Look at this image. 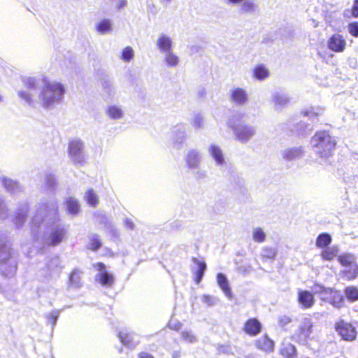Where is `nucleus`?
<instances>
[{"label": "nucleus", "mask_w": 358, "mask_h": 358, "mask_svg": "<svg viewBox=\"0 0 358 358\" xmlns=\"http://www.w3.org/2000/svg\"><path fill=\"white\" fill-rule=\"evenodd\" d=\"M344 293L347 299L354 302L358 301V288L355 286H348L344 289Z\"/></svg>", "instance_id": "obj_26"}, {"label": "nucleus", "mask_w": 358, "mask_h": 358, "mask_svg": "<svg viewBox=\"0 0 358 358\" xmlns=\"http://www.w3.org/2000/svg\"><path fill=\"white\" fill-rule=\"evenodd\" d=\"M313 145L317 149V152L321 157H330L336 148V142L327 131H317L312 138Z\"/></svg>", "instance_id": "obj_2"}, {"label": "nucleus", "mask_w": 358, "mask_h": 358, "mask_svg": "<svg viewBox=\"0 0 358 358\" xmlns=\"http://www.w3.org/2000/svg\"><path fill=\"white\" fill-rule=\"evenodd\" d=\"M96 29L101 34L109 33L112 31V23L110 20L103 19L96 24Z\"/></svg>", "instance_id": "obj_23"}, {"label": "nucleus", "mask_w": 358, "mask_h": 358, "mask_svg": "<svg viewBox=\"0 0 358 358\" xmlns=\"http://www.w3.org/2000/svg\"><path fill=\"white\" fill-rule=\"evenodd\" d=\"M65 89L60 83L45 81L40 93V99L44 108H49L59 101L64 94Z\"/></svg>", "instance_id": "obj_1"}, {"label": "nucleus", "mask_w": 358, "mask_h": 358, "mask_svg": "<svg viewBox=\"0 0 358 358\" xmlns=\"http://www.w3.org/2000/svg\"><path fill=\"white\" fill-rule=\"evenodd\" d=\"M98 280L103 286L110 287L114 282V278L110 273L103 271L99 275Z\"/></svg>", "instance_id": "obj_25"}, {"label": "nucleus", "mask_w": 358, "mask_h": 358, "mask_svg": "<svg viewBox=\"0 0 358 358\" xmlns=\"http://www.w3.org/2000/svg\"><path fill=\"white\" fill-rule=\"evenodd\" d=\"M78 275H79L78 272L76 271H74L71 273L70 279L72 280L74 277L78 278Z\"/></svg>", "instance_id": "obj_46"}, {"label": "nucleus", "mask_w": 358, "mask_h": 358, "mask_svg": "<svg viewBox=\"0 0 358 358\" xmlns=\"http://www.w3.org/2000/svg\"><path fill=\"white\" fill-rule=\"evenodd\" d=\"M253 75L256 79L262 80L269 76V71L264 64H259L254 69Z\"/></svg>", "instance_id": "obj_16"}, {"label": "nucleus", "mask_w": 358, "mask_h": 358, "mask_svg": "<svg viewBox=\"0 0 358 358\" xmlns=\"http://www.w3.org/2000/svg\"><path fill=\"white\" fill-rule=\"evenodd\" d=\"M217 281L220 286V287L222 289V290L224 292V294L228 296H231V288L229 285L228 280L226 278V276L222 273H219L217 275Z\"/></svg>", "instance_id": "obj_18"}, {"label": "nucleus", "mask_w": 358, "mask_h": 358, "mask_svg": "<svg viewBox=\"0 0 358 358\" xmlns=\"http://www.w3.org/2000/svg\"><path fill=\"white\" fill-rule=\"evenodd\" d=\"M2 101V96L0 95V101Z\"/></svg>", "instance_id": "obj_49"}, {"label": "nucleus", "mask_w": 358, "mask_h": 358, "mask_svg": "<svg viewBox=\"0 0 358 358\" xmlns=\"http://www.w3.org/2000/svg\"><path fill=\"white\" fill-rule=\"evenodd\" d=\"M96 266H97L98 270H99V271H102V270L105 269V265L102 262H98L96 264Z\"/></svg>", "instance_id": "obj_45"}, {"label": "nucleus", "mask_w": 358, "mask_h": 358, "mask_svg": "<svg viewBox=\"0 0 358 358\" xmlns=\"http://www.w3.org/2000/svg\"><path fill=\"white\" fill-rule=\"evenodd\" d=\"M138 358H155V357L149 352L143 351L138 354Z\"/></svg>", "instance_id": "obj_43"}, {"label": "nucleus", "mask_w": 358, "mask_h": 358, "mask_svg": "<svg viewBox=\"0 0 358 358\" xmlns=\"http://www.w3.org/2000/svg\"><path fill=\"white\" fill-rule=\"evenodd\" d=\"M342 275L348 280H352L358 277V264L348 266L342 271Z\"/></svg>", "instance_id": "obj_21"}, {"label": "nucleus", "mask_w": 358, "mask_h": 358, "mask_svg": "<svg viewBox=\"0 0 358 358\" xmlns=\"http://www.w3.org/2000/svg\"><path fill=\"white\" fill-rule=\"evenodd\" d=\"M234 134L238 141L245 142L254 135L255 131L248 127H241L236 129Z\"/></svg>", "instance_id": "obj_12"}, {"label": "nucleus", "mask_w": 358, "mask_h": 358, "mask_svg": "<svg viewBox=\"0 0 358 358\" xmlns=\"http://www.w3.org/2000/svg\"><path fill=\"white\" fill-rule=\"evenodd\" d=\"M210 153L213 159L217 164H222L224 162V157L221 149L217 145H211Z\"/></svg>", "instance_id": "obj_28"}, {"label": "nucleus", "mask_w": 358, "mask_h": 358, "mask_svg": "<svg viewBox=\"0 0 358 358\" xmlns=\"http://www.w3.org/2000/svg\"><path fill=\"white\" fill-rule=\"evenodd\" d=\"M180 337L182 340L189 343L196 341V337L192 331H183L180 334Z\"/></svg>", "instance_id": "obj_37"}, {"label": "nucleus", "mask_w": 358, "mask_h": 358, "mask_svg": "<svg viewBox=\"0 0 358 358\" xmlns=\"http://www.w3.org/2000/svg\"><path fill=\"white\" fill-rule=\"evenodd\" d=\"M348 30L350 36L355 38L358 37V21L350 22L348 25Z\"/></svg>", "instance_id": "obj_39"}, {"label": "nucleus", "mask_w": 358, "mask_h": 358, "mask_svg": "<svg viewBox=\"0 0 358 358\" xmlns=\"http://www.w3.org/2000/svg\"><path fill=\"white\" fill-rule=\"evenodd\" d=\"M64 236V231L63 229H57L52 231L50 235L49 245L55 246L59 244Z\"/></svg>", "instance_id": "obj_15"}, {"label": "nucleus", "mask_w": 358, "mask_h": 358, "mask_svg": "<svg viewBox=\"0 0 358 358\" xmlns=\"http://www.w3.org/2000/svg\"><path fill=\"white\" fill-rule=\"evenodd\" d=\"M334 329L341 338L347 342H353L357 338L356 327L349 322L339 320L335 322Z\"/></svg>", "instance_id": "obj_3"}, {"label": "nucleus", "mask_w": 358, "mask_h": 358, "mask_svg": "<svg viewBox=\"0 0 358 358\" xmlns=\"http://www.w3.org/2000/svg\"><path fill=\"white\" fill-rule=\"evenodd\" d=\"M313 323L310 320H305L299 328V334L308 338L313 333Z\"/></svg>", "instance_id": "obj_14"}, {"label": "nucleus", "mask_w": 358, "mask_h": 358, "mask_svg": "<svg viewBox=\"0 0 358 358\" xmlns=\"http://www.w3.org/2000/svg\"><path fill=\"white\" fill-rule=\"evenodd\" d=\"M83 149V143L80 141H71L69 144L68 152L69 155L75 158H79ZM74 163L80 162V159H73Z\"/></svg>", "instance_id": "obj_10"}, {"label": "nucleus", "mask_w": 358, "mask_h": 358, "mask_svg": "<svg viewBox=\"0 0 358 358\" xmlns=\"http://www.w3.org/2000/svg\"><path fill=\"white\" fill-rule=\"evenodd\" d=\"M66 208L69 213L76 215L80 211V204L78 201L72 197H69L66 201Z\"/></svg>", "instance_id": "obj_27"}, {"label": "nucleus", "mask_w": 358, "mask_h": 358, "mask_svg": "<svg viewBox=\"0 0 358 358\" xmlns=\"http://www.w3.org/2000/svg\"><path fill=\"white\" fill-rule=\"evenodd\" d=\"M134 56V50L130 46H127L124 48L121 53V59L125 62H130Z\"/></svg>", "instance_id": "obj_34"}, {"label": "nucleus", "mask_w": 358, "mask_h": 358, "mask_svg": "<svg viewBox=\"0 0 358 358\" xmlns=\"http://www.w3.org/2000/svg\"><path fill=\"white\" fill-rule=\"evenodd\" d=\"M165 62L169 66H176L179 63V59L177 55L170 51L165 57Z\"/></svg>", "instance_id": "obj_35"}, {"label": "nucleus", "mask_w": 358, "mask_h": 358, "mask_svg": "<svg viewBox=\"0 0 358 358\" xmlns=\"http://www.w3.org/2000/svg\"><path fill=\"white\" fill-rule=\"evenodd\" d=\"M256 5L253 1H245L241 6V10L245 13H251L255 10Z\"/></svg>", "instance_id": "obj_38"}, {"label": "nucleus", "mask_w": 358, "mask_h": 358, "mask_svg": "<svg viewBox=\"0 0 358 358\" xmlns=\"http://www.w3.org/2000/svg\"><path fill=\"white\" fill-rule=\"evenodd\" d=\"M279 355L281 358H296L297 350L296 347L290 343H283L279 350Z\"/></svg>", "instance_id": "obj_11"}, {"label": "nucleus", "mask_w": 358, "mask_h": 358, "mask_svg": "<svg viewBox=\"0 0 358 358\" xmlns=\"http://www.w3.org/2000/svg\"><path fill=\"white\" fill-rule=\"evenodd\" d=\"M331 243V236L327 233H322L317 236L315 245L319 248H327Z\"/></svg>", "instance_id": "obj_19"}, {"label": "nucleus", "mask_w": 358, "mask_h": 358, "mask_svg": "<svg viewBox=\"0 0 358 358\" xmlns=\"http://www.w3.org/2000/svg\"><path fill=\"white\" fill-rule=\"evenodd\" d=\"M107 114L112 119H120L122 117L121 109L116 106H110L108 108Z\"/></svg>", "instance_id": "obj_36"}, {"label": "nucleus", "mask_w": 358, "mask_h": 358, "mask_svg": "<svg viewBox=\"0 0 358 358\" xmlns=\"http://www.w3.org/2000/svg\"><path fill=\"white\" fill-rule=\"evenodd\" d=\"M101 246V242L99 235H94L89 241L88 249L92 251L98 250Z\"/></svg>", "instance_id": "obj_31"}, {"label": "nucleus", "mask_w": 358, "mask_h": 358, "mask_svg": "<svg viewBox=\"0 0 358 358\" xmlns=\"http://www.w3.org/2000/svg\"><path fill=\"white\" fill-rule=\"evenodd\" d=\"M24 85L27 90H36L37 87L36 81L31 78L27 79L24 83Z\"/></svg>", "instance_id": "obj_40"}, {"label": "nucleus", "mask_w": 358, "mask_h": 358, "mask_svg": "<svg viewBox=\"0 0 358 358\" xmlns=\"http://www.w3.org/2000/svg\"><path fill=\"white\" fill-rule=\"evenodd\" d=\"M157 47L161 52H170L172 48V41L166 36H161L157 41Z\"/></svg>", "instance_id": "obj_17"}, {"label": "nucleus", "mask_w": 358, "mask_h": 358, "mask_svg": "<svg viewBox=\"0 0 358 358\" xmlns=\"http://www.w3.org/2000/svg\"><path fill=\"white\" fill-rule=\"evenodd\" d=\"M346 41L340 34H332L327 41L328 48L335 52H343L346 48Z\"/></svg>", "instance_id": "obj_6"}, {"label": "nucleus", "mask_w": 358, "mask_h": 358, "mask_svg": "<svg viewBox=\"0 0 358 358\" xmlns=\"http://www.w3.org/2000/svg\"><path fill=\"white\" fill-rule=\"evenodd\" d=\"M118 337L121 343L124 345L129 346L133 344L131 334L129 332L120 331L118 333Z\"/></svg>", "instance_id": "obj_33"}, {"label": "nucleus", "mask_w": 358, "mask_h": 358, "mask_svg": "<svg viewBox=\"0 0 358 358\" xmlns=\"http://www.w3.org/2000/svg\"><path fill=\"white\" fill-rule=\"evenodd\" d=\"M180 357V352L179 351H175L172 354L173 358H179Z\"/></svg>", "instance_id": "obj_47"}, {"label": "nucleus", "mask_w": 358, "mask_h": 358, "mask_svg": "<svg viewBox=\"0 0 358 358\" xmlns=\"http://www.w3.org/2000/svg\"><path fill=\"white\" fill-rule=\"evenodd\" d=\"M337 259L341 265L345 267L357 264L355 257L352 254H342L338 256Z\"/></svg>", "instance_id": "obj_20"}, {"label": "nucleus", "mask_w": 358, "mask_h": 358, "mask_svg": "<svg viewBox=\"0 0 358 358\" xmlns=\"http://www.w3.org/2000/svg\"><path fill=\"white\" fill-rule=\"evenodd\" d=\"M255 346L258 350L270 354L274 352L275 343L267 334H264L255 341Z\"/></svg>", "instance_id": "obj_5"}, {"label": "nucleus", "mask_w": 358, "mask_h": 358, "mask_svg": "<svg viewBox=\"0 0 358 358\" xmlns=\"http://www.w3.org/2000/svg\"><path fill=\"white\" fill-rule=\"evenodd\" d=\"M297 301L301 308L310 309L315 303L314 294L307 289H299L297 292Z\"/></svg>", "instance_id": "obj_7"}, {"label": "nucleus", "mask_w": 358, "mask_h": 358, "mask_svg": "<svg viewBox=\"0 0 358 358\" xmlns=\"http://www.w3.org/2000/svg\"><path fill=\"white\" fill-rule=\"evenodd\" d=\"M319 293L322 295V301L328 302L338 308L343 306L344 297L339 291L321 287Z\"/></svg>", "instance_id": "obj_4"}, {"label": "nucleus", "mask_w": 358, "mask_h": 358, "mask_svg": "<svg viewBox=\"0 0 358 358\" xmlns=\"http://www.w3.org/2000/svg\"><path fill=\"white\" fill-rule=\"evenodd\" d=\"M231 3L233 4H237L240 2H241L243 0H229Z\"/></svg>", "instance_id": "obj_48"}, {"label": "nucleus", "mask_w": 358, "mask_h": 358, "mask_svg": "<svg viewBox=\"0 0 358 358\" xmlns=\"http://www.w3.org/2000/svg\"><path fill=\"white\" fill-rule=\"evenodd\" d=\"M192 261L198 266V269L194 272V275L195 282L199 284L203 276L205 270L206 268V264L204 262L199 261L196 257H193Z\"/></svg>", "instance_id": "obj_13"}, {"label": "nucleus", "mask_w": 358, "mask_h": 358, "mask_svg": "<svg viewBox=\"0 0 358 358\" xmlns=\"http://www.w3.org/2000/svg\"><path fill=\"white\" fill-rule=\"evenodd\" d=\"M350 13L352 17H358V0L353 1V4L350 8Z\"/></svg>", "instance_id": "obj_41"}, {"label": "nucleus", "mask_w": 358, "mask_h": 358, "mask_svg": "<svg viewBox=\"0 0 358 358\" xmlns=\"http://www.w3.org/2000/svg\"><path fill=\"white\" fill-rule=\"evenodd\" d=\"M266 234L261 227H256L252 231V238L257 243H263L266 240Z\"/></svg>", "instance_id": "obj_30"}, {"label": "nucleus", "mask_w": 358, "mask_h": 358, "mask_svg": "<svg viewBox=\"0 0 358 358\" xmlns=\"http://www.w3.org/2000/svg\"><path fill=\"white\" fill-rule=\"evenodd\" d=\"M3 183L6 188H8L12 184V180L5 178L3 180Z\"/></svg>", "instance_id": "obj_44"}, {"label": "nucleus", "mask_w": 358, "mask_h": 358, "mask_svg": "<svg viewBox=\"0 0 358 358\" xmlns=\"http://www.w3.org/2000/svg\"><path fill=\"white\" fill-rule=\"evenodd\" d=\"M338 249L336 248H325L321 252V258L324 261H332L337 256Z\"/></svg>", "instance_id": "obj_24"}, {"label": "nucleus", "mask_w": 358, "mask_h": 358, "mask_svg": "<svg viewBox=\"0 0 358 358\" xmlns=\"http://www.w3.org/2000/svg\"><path fill=\"white\" fill-rule=\"evenodd\" d=\"M84 199L85 201L92 207H96L99 202L98 195L92 189L86 191Z\"/></svg>", "instance_id": "obj_22"}, {"label": "nucleus", "mask_w": 358, "mask_h": 358, "mask_svg": "<svg viewBox=\"0 0 358 358\" xmlns=\"http://www.w3.org/2000/svg\"><path fill=\"white\" fill-rule=\"evenodd\" d=\"M199 155L196 152L191 150L188 152L186 162L189 167H194L199 163Z\"/></svg>", "instance_id": "obj_29"}, {"label": "nucleus", "mask_w": 358, "mask_h": 358, "mask_svg": "<svg viewBox=\"0 0 358 358\" xmlns=\"http://www.w3.org/2000/svg\"><path fill=\"white\" fill-rule=\"evenodd\" d=\"M260 321L255 317L248 318L243 324V331L250 336H255L262 331Z\"/></svg>", "instance_id": "obj_8"}, {"label": "nucleus", "mask_w": 358, "mask_h": 358, "mask_svg": "<svg viewBox=\"0 0 358 358\" xmlns=\"http://www.w3.org/2000/svg\"><path fill=\"white\" fill-rule=\"evenodd\" d=\"M276 252L272 248H264L262 250L261 257L264 261L273 260L275 258Z\"/></svg>", "instance_id": "obj_32"}, {"label": "nucleus", "mask_w": 358, "mask_h": 358, "mask_svg": "<svg viewBox=\"0 0 358 358\" xmlns=\"http://www.w3.org/2000/svg\"><path fill=\"white\" fill-rule=\"evenodd\" d=\"M230 99L235 104L243 105L248 101V94L244 89L237 87L231 90Z\"/></svg>", "instance_id": "obj_9"}, {"label": "nucleus", "mask_w": 358, "mask_h": 358, "mask_svg": "<svg viewBox=\"0 0 358 358\" xmlns=\"http://www.w3.org/2000/svg\"><path fill=\"white\" fill-rule=\"evenodd\" d=\"M18 94L20 98H22L27 102H28V103L31 102V101H32L31 94H30L29 92H25V91H20Z\"/></svg>", "instance_id": "obj_42"}]
</instances>
